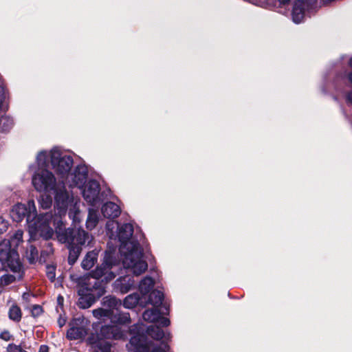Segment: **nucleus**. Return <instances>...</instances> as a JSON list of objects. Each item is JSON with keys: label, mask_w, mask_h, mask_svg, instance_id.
Here are the masks:
<instances>
[{"label": "nucleus", "mask_w": 352, "mask_h": 352, "mask_svg": "<svg viewBox=\"0 0 352 352\" xmlns=\"http://www.w3.org/2000/svg\"><path fill=\"white\" fill-rule=\"evenodd\" d=\"M25 257L30 263H35L38 259V252L37 249L30 245L26 250Z\"/></svg>", "instance_id": "c85d7f7f"}, {"label": "nucleus", "mask_w": 352, "mask_h": 352, "mask_svg": "<svg viewBox=\"0 0 352 352\" xmlns=\"http://www.w3.org/2000/svg\"><path fill=\"white\" fill-rule=\"evenodd\" d=\"M138 327H138V325H135V326L133 327V328L131 329V331H133L134 329H138Z\"/></svg>", "instance_id": "09e8293b"}, {"label": "nucleus", "mask_w": 352, "mask_h": 352, "mask_svg": "<svg viewBox=\"0 0 352 352\" xmlns=\"http://www.w3.org/2000/svg\"><path fill=\"white\" fill-rule=\"evenodd\" d=\"M58 323L59 327H62L65 324L66 320L63 318L60 317L59 319L58 320Z\"/></svg>", "instance_id": "37998d69"}, {"label": "nucleus", "mask_w": 352, "mask_h": 352, "mask_svg": "<svg viewBox=\"0 0 352 352\" xmlns=\"http://www.w3.org/2000/svg\"><path fill=\"white\" fill-rule=\"evenodd\" d=\"M67 248L69 250V256H68V263L70 265H73L78 259L81 250L82 248L77 247L74 245H67Z\"/></svg>", "instance_id": "a878e982"}, {"label": "nucleus", "mask_w": 352, "mask_h": 352, "mask_svg": "<svg viewBox=\"0 0 352 352\" xmlns=\"http://www.w3.org/2000/svg\"><path fill=\"white\" fill-rule=\"evenodd\" d=\"M9 227V222L0 217V235L6 232Z\"/></svg>", "instance_id": "e433bc0d"}, {"label": "nucleus", "mask_w": 352, "mask_h": 352, "mask_svg": "<svg viewBox=\"0 0 352 352\" xmlns=\"http://www.w3.org/2000/svg\"><path fill=\"white\" fill-rule=\"evenodd\" d=\"M98 252L97 250H94L85 255L81 263V266L84 270H88L95 265L98 260Z\"/></svg>", "instance_id": "a211bd4d"}, {"label": "nucleus", "mask_w": 352, "mask_h": 352, "mask_svg": "<svg viewBox=\"0 0 352 352\" xmlns=\"http://www.w3.org/2000/svg\"><path fill=\"white\" fill-rule=\"evenodd\" d=\"M349 65L352 68V58L350 59ZM348 79L351 83H352V72L348 75ZM346 99L349 102L352 103V90L349 91L346 96Z\"/></svg>", "instance_id": "4c0bfd02"}, {"label": "nucleus", "mask_w": 352, "mask_h": 352, "mask_svg": "<svg viewBox=\"0 0 352 352\" xmlns=\"http://www.w3.org/2000/svg\"><path fill=\"white\" fill-rule=\"evenodd\" d=\"M88 169L85 165H79L76 167L74 172L67 175L63 181V184L65 182L69 187H78L82 188L87 179Z\"/></svg>", "instance_id": "1a4fd4ad"}, {"label": "nucleus", "mask_w": 352, "mask_h": 352, "mask_svg": "<svg viewBox=\"0 0 352 352\" xmlns=\"http://www.w3.org/2000/svg\"><path fill=\"white\" fill-rule=\"evenodd\" d=\"M100 185L96 180H90L82 190L84 199L94 206L99 200Z\"/></svg>", "instance_id": "f8f14e48"}, {"label": "nucleus", "mask_w": 352, "mask_h": 352, "mask_svg": "<svg viewBox=\"0 0 352 352\" xmlns=\"http://www.w3.org/2000/svg\"><path fill=\"white\" fill-rule=\"evenodd\" d=\"M50 161V151L47 153L45 151L39 152L36 156V164L38 169H46Z\"/></svg>", "instance_id": "aec40b11"}, {"label": "nucleus", "mask_w": 352, "mask_h": 352, "mask_svg": "<svg viewBox=\"0 0 352 352\" xmlns=\"http://www.w3.org/2000/svg\"><path fill=\"white\" fill-rule=\"evenodd\" d=\"M101 335L107 339H120L123 336L120 328L118 325H105L102 327Z\"/></svg>", "instance_id": "dca6fc26"}, {"label": "nucleus", "mask_w": 352, "mask_h": 352, "mask_svg": "<svg viewBox=\"0 0 352 352\" xmlns=\"http://www.w3.org/2000/svg\"><path fill=\"white\" fill-rule=\"evenodd\" d=\"M34 168V166H30V169H32V168Z\"/></svg>", "instance_id": "8fccbe9b"}, {"label": "nucleus", "mask_w": 352, "mask_h": 352, "mask_svg": "<svg viewBox=\"0 0 352 352\" xmlns=\"http://www.w3.org/2000/svg\"><path fill=\"white\" fill-rule=\"evenodd\" d=\"M0 338L5 341H9L12 338V335L8 331L5 330L0 333Z\"/></svg>", "instance_id": "a19ab883"}, {"label": "nucleus", "mask_w": 352, "mask_h": 352, "mask_svg": "<svg viewBox=\"0 0 352 352\" xmlns=\"http://www.w3.org/2000/svg\"><path fill=\"white\" fill-rule=\"evenodd\" d=\"M102 305L106 307V309H111L114 315V309H117L121 305V301L113 296H106L102 300Z\"/></svg>", "instance_id": "5701e85b"}, {"label": "nucleus", "mask_w": 352, "mask_h": 352, "mask_svg": "<svg viewBox=\"0 0 352 352\" xmlns=\"http://www.w3.org/2000/svg\"><path fill=\"white\" fill-rule=\"evenodd\" d=\"M0 262L2 266H10L14 265V263H21L17 252L7 239H3L0 243Z\"/></svg>", "instance_id": "9d476101"}, {"label": "nucleus", "mask_w": 352, "mask_h": 352, "mask_svg": "<svg viewBox=\"0 0 352 352\" xmlns=\"http://www.w3.org/2000/svg\"><path fill=\"white\" fill-rule=\"evenodd\" d=\"M7 352H28L22 348L21 345L15 344H9L6 348Z\"/></svg>", "instance_id": "f704fd0d"}, {"label": "nucleus", "mask_w": 352, "mask_h": 352, "mask_svg": "<svg viewBox=\"0 0 352 352\" xmlns=\"http://www.w3.org/2000/svg\"><path fill=\"white\" fill-rule=\"evenodd\" d=\"M6 98V92L2 82H0V111L2 109V104Z\"/></svg>", "instance_id": "ea45409f"}, {"label": "nucleus", "mask_w": 352, "mask_h": 352, "mask_svg": "<svg viewBox=\"0 0 352 352\" xmlns=\"http://www.w3.org/2000/svg\"><path fill=\"white\" fill-rule=\"evenodd\" d=\"M134 280L130 275L122 276L114 283V287L122 294L127 293L133 286Z\"/></svg>", "instance_id": "4468645a"}, {"label": "nucleus", "mask_w": 352, "mask_h": 352, "mask_svg": "<svg viewBox=\"0 0 352 352\" xmlns=\"http://www.w3.org/2000/svg\"><path fill=\"white\" fill-rule=\"evenodd\" d=\"M46 274H47V278L50 280L53 281L56 277L55 267L53 265H47Z\"/></svg>", "instance_id": "c9c22d12"}, {"label": "nucleus", "mask_w": 352, "mask_h": 352, "mask_svg": "<svg viewBox=\"0 0 352 352\" xmlns=\"http://www.w3.org/2000/svg\"><path fill=\"white\" fill-rule=\"evenodd\" d=\"M314 3L315 0H296L292 11L293 21L296 23H300L304 18L305 9Z\"/></svg>", "instance_id": "ddd939ff"}, {"label": "nucleus", "mask_w": 352, "mask_h": 352, "mask_svg": "<svg viewBox=\"0 0 352 352\" xmlns=\"http://www.w3.org/2000/svg\"><path fill=\"white\" fill-rule=\"evenodd\" d=\"M49 194L50 193H45V195L40 197L38 200L41 206L44 209L50 208L52 204V198Z\"/></svg>", "instance_id": "2f4dec72"}, {"label": "nucleus", "mask_w": 352, "mask_h": 352, "mask_svg": "<svg viewBox=\"0 0 352 352\" xmlns=\"http://www.w3.org/2000/svg\"><path fill=\"white\" fill-rule=\"evenodd\" d=\"M1 291H2V289H1V288L0 287V293L1 292Z\"/></svg>", "instance_id": "3c124183"}, {"label": "nucleus", "mask_w": 352, "mask_h": 352, "mask_svg": "<svg viewBox=\"0 0 352 352\" xmlns=\"http://www.w3.org/2000/svg\"><path fill=\"white\" fill-rule=\"evenodd\" d=\"M133 233V228L131 223H124L118 228L120 252L124 267L134 275L139 276L146 270L148 265L143 259L139 243L131 239Z\"/></svg>", "instance_id": "7ed1b4c3"}, {"label": "nucleus", "mask_w": 352, "mask_h": 352, "mask_svg": "<svg viewBox=\"0 0 352 352\" xmlns=\"http://www.w3.org/2000/svg\"><path fill=\"white\" fill-rule=\"evenodd\" d=\"M32 314L34 317H36L40 316L43 312V309L40 305H33L32 310H31Z\"/></svg>", "instance_id": "58836bf2"}, {"label": "nucleus", "mask_w": 352, "mask_h": 352, "mask_svg": "<svg viewBox=\"0 0 352 352\" xmlns=\"http://www.w3.org/2000/svg\"><path fill=\"white\" fill-rule=\"evenodd\" d=\"M118 269L116 264L111 263V254L106 253L102 265L92 271L87 278V289L94 292L92 295L82 296L78 299V306L82 309L90 307L95 302L94 296L100 297L105 292L106 284L116 277Z\"/></svg>", "instance_id": "20e7f679"}, {"label": "nucleus", "mask_w": 352, "mask_h": 352, "mask_svg": "<svg viewBox=\"0 0 352 352\" xmlns=\"http://www.w3.org/2000/svg\"><path fill=\"white\" fill-rule=\"evenodd\" d=\"M158 320L160 321V323L164 327H167L170 324V320L167 318L160 316Z\"/></svg>", "instance_id": "79ce46f5"}, {"label": "nucleus", "mask_w": 352, "mask_h": 352, "mask_svg": "<svg viewBox=\"0 0 352 352\" xmlns=\"http://www.w3.org/2000/svg\"><path fill=\"white\" fill-rule=\"evenodd\" d=\"M278 1L282 4H285L287 3L289 1V0H278Z\"/></svg>", "instance_id": "de8ad7c7"}, {"label": "nucleus", "mask_w": 352, "mask_h": 352, "mask_svg": "<svg viewBox=\"0 0 352 352\" xmlns=\"http://www.w3.org/2000/svg\"><path fill=\"white\" fill-rule=\"evenodd\" d=\"M102 212L104 217L114 219L120 214V208L113 202H107L102 207Z\"/></svg>", "instance_id": "f3484780"}, {"label": "nucleus", "mask_w": 352, "mask_h": 352, "mask_svg": "<svg viewBox=\"0 0 352 352\" xmlns=\"http://www.w3.org/2000/svg\"><path fill=\"white\" fill-rule=\"evenodd\" d=\"M13 120L9 116H2L0 118V130L3 132L9 131L13 126Z\"/></svg>", "instance_id": "c756f323"}, {"label": "nucleus", "mask_w": 352, "mask_h": 352, "mask_svg": "<svg viewBox=\"0 0 352 352\" xmlns=\"http://www.w3.org/2000/svg\"><path fill=\"white\" fill-rule=\"evenodd\" d=\"M9 318L10 320L19 322L21 318V309L16 305H13L9 309Z\"/></svg>", "instance_id": "7c9ffc66"}, {"label": "nucleus", "mask_w": 352, "mask_h": 352, "mask_svg": "<svg viewBox=\"0 0 352 352\" xmlns=\"http://www.w3.org/2000/svg\"><path fill=\"white\" fill-rule=\"evenodd\" d=\"M147 334L153 338V339H155L157 340H161L162 338H165V340H168L169 335L168 334L166 336L165 333L163 330H162L159 327L157 326H151L147 329Z\"/></svg>", "instance_id": "412c9836"}, {"label": "nucleus", "mask_w": 352, "mask_h": 352, "mask_svg": "<svg viewBox=\"0 0 352 352\" xmlns=\"http://www.w3.org/2000/svg\"><path fill=\"white\" fill-rule=\"evenodd\" d=\"M115 224H116V223H115V222H113V221L108 222V223H107V228L108 230H109L111 227L112 228H113V227H114V225H115Z\"/></svg>", "instance_id": "a18cd8bd"}, {"label": "nucleus", "mask_w": 352, "mask_h": 352, "mask_svg": "<svg viewBox=\"0 0 352 352\" xmlns=\"http://www.w3.org/2000/svg\"><path fill=\"white\" fill-rule=\"evenodd\" d=\"M94 316L101 321L105 322L108 320L114 321L113 311L111 309H106L104 308H98L92 311Z\"/></svg>", "instance_id": "6ab92c4d"}, {"label": "nucleus", "mask_w": 352, "mask_h": 352, "mask_svg": "<svg viewBox=\"0 0 352 352\" xmlns=\"http://www.w3.org/2000/svg\"><path fill=\"white\" fill-rule=\"evenodd\" d=\"M98 215L97 211L94 209L89 210V214L86 221V227L89 230L95 228L98 222Z\"/></svg>", "instance_id": "b1692460"}, {"label": "nucleus", "mask_w": 352, "mask_h": 352, "mask_svg": "<svg viewBox=\"0 0 352 352\" xmlns=\"http://www.w3.org/2000/svg\"><path fill=\"white\" fill-rule=\"evenodd\" d=\"M162 307L165 309V311H161L158 309V307H155L153 309H146L142 314L143 319L149 322L158 321L162 314H168V307L165 305Z\"/></svg>", "instance_id": "2eb2a0df"}, {"label": "nucleus", "mask_w": 352, "mask_h": 352, "mask_svg": "<svg viewBox=\"0 0 352 352\" xmlns=\"http://www.w3.org/2000/svg\"><path fill=\"white\" fill-rule=\"evenodd\" d=\"M38 352H48V347L46 345H41Z\"/></svg>", "instance_id": "c03bdc74"}, {"label": "nucleus", "mask_w": 352, "mask_h": 352, "mask_svg": "<svg viewBox=\"0 0 352 352\" xmlns=\"http://www.w3.org/2000/svg\"><path fill=\"white\" fill-rule=\"evenodd\" d=\"M130 344L134 346L136 352H168L169 346L163 341L155 346L151 342H148L145 335L139 332L130 339Z\"/></svg>", "instance_id": "0eeeda50"}, {"label": "nucleus", "mask_w": 352, "mask_h": 352, "mask_svg": "<svg viewBox=\"0 0 352 352\" xmlns=\"http://www.w3.org/2000/svg\"><path fill=\"white\" fill-rule=\"evenodd\" d=\"M89 327V320L83 316L74 318L69 323V329L67 332V338L70 340H78L84 338Z\"/></svg>", "instance_id": "6e6552de"}, {"label": "nucleus", "mask_w": 352, "mask_h": 352, "mask_svg": "<svg viewBox=\"0 0 352 352\" xmlns=\"http://www.w3.org/2000/svg\"><path fill=\"white\" fill-rule=\"evenodd\" d=\"M2 268L7 272L0 277V285L2 286H6L16 280H19L23 276L24 270L22 263L16 264L14 263V265L2 266Z\"/></svg>", "instance_id": "9b49d317"}, {"label": "nucleus", "mask_w": 352, "mask_h": 352, "mask_svg": "<svg viewBox=\"0 0 352 352\" xmlns=\"http://www.w3.org/2000/svg\"><path fill=\"white\" fill-rule=\"evenodd\" d=\"M63 298L62 296H58V304L60 305L63 302Z\"/></svg>", "instance_id": "49530a36"}, {"label": "nucleus", "mask_w": 352, "mask_h": 352, "mask_svg": "<svg viewBox=\"0 0 352 352\" xmlns=\"http://www.w3.org/2000/svg\"><path fill=\"white\" fill-rule=\"evenodd\" d=\"M56 234L58 240L67 245L77 247L89 246L94 241V236L82 228H66L61 221L57 222Z\"/></svg>", "instance_id": "39448f33"}, {"label": "nucleus", "mask_w": 352, "mask_h": 352, "mask_svg": "<svg viewBox=\"0 0 352 352\" xmlns=\"http://www.w3.org/2000/svg\"><path fill=\"white\" fill-rule=\"evenodd\" d=\"M50 162L54 171L63 181L69 173L74 162L71 156L54 148L50 151Z\"/></svg>", "instance_id": "423d86ee"}, {"label": "nucleus", "mask_w": 352, "mask_h": 352, "mask_svg": "<svg viewBox=\"0 0 352 352\" xmlns=\"http://www.w3.org/2000/svg\"><path fill=\"white\" fill-rule=\"evenodd\" d=\"M154 281L151 277H145L140 283L139 288L142 295L148 293L150 289L153 287Z\"/></svg>", "instance_id": "bb28decb"}, {"label": "nucleus", "mask_w": 352, "mask_h": 352, "mask_svg": "<svg viewBox=\"0 0 352 352\" xmlns=\"http://www.w3.org/2000/svg\"><path fill=\"white\" fill-rule=\"evenodd\" d=\"M113 322H118L120 324H128L130 323L131 319L129 313H120L117 320L114 319Z\"/></svg>", "instance_id": "72a5a7b5"}, {"label": "nucleus", "mask_w": 352, "mask_h": 352, "mask_svg": "<svg viewBox=\"0 0 352 352\" xmlns=\"http://www.w3.org/2000/svg\"><path fill=\"white\" fill-rule=\"evenodd\" d=\"M140 300V296L137 293H134L127 296L123 302V305L124 307L128 309H131L135 307Z\"/></svg>", "instance_id": "cd10ccee"}, {"label": "nucleus", "mask_w": 352, "mask_h": 352, "mask_svg": "<svg viewBox=\"0 0 352 352\" xmlns=\"http://www.w3.org/2000/svg\"><path fill=\"white\" fill-rule=\"evenodd\" d=\"M10 217L16 222H21L25 218L30 235L34 240L38 237L49 239L54 234L50 227L52 214L38 215L34 200H29L27 204L18 203L13 206Z\"/></svg>", "instance_id": "f03ea898"}, {"label": "nucleus", "mask_w": 352, "mask_h": 352, "mask_svg": "<svg viewBox=\"0 0 352 352\" xmlns=\"http://www.w3.org/2000/svg\"><path fill=\"white\" fill-rule=\"evenodd\" d=\"M32 184L39 192L54 194L55 206L60 215L69 209V217L74 223H80V212L78 203L65 188V184H58L54 175L47 169H37L32 176Z\"/></svg>", "instance_id": "f257e3e1"}, {"label": "nucleus", "mask_w": 352, "mask_h": 352, "mask_svg": "<svg viewBox=\"0 0 352 352\" xmlns=\"http://www.w3.org/2000/svg\"><path fill=\"white\" fill-rule=\"evenodd\" d=\"M97 352H111V344L106 340L100 341L97 344Z\"/></svg>", "instance_id": "473e14b6"}, {"label": "nucleus", "mask_w": 352, "mask_h": 352, "mask_svg": "<svg viewBox=\"0 0 352 352\" xmlns=\"http://www.w3.org/2000/svg\"><path fill=\"white\" fill-rule=\"evenodd\" d=\"M23 232L21 230H16L9 239H6L10 243V245L16 250V248L23 241Z\"/></svg>", "instance_id": "393cba45"}, {"label": "nucleus", "mask_w": 352, "mask_h": 352, "mask_svg": "<svg viewBox=\"0 0 352 352\" xmlns=\"http://www.w3.org/2000/svg\"><path fill=\"white\" fill-rule=\"evenodd\" d=\"M164 294L159 290H153L148 296V303L155 307H159L162 305Z\"/></svg>", "instance_id": "4be33fe9"}]
</instances>
